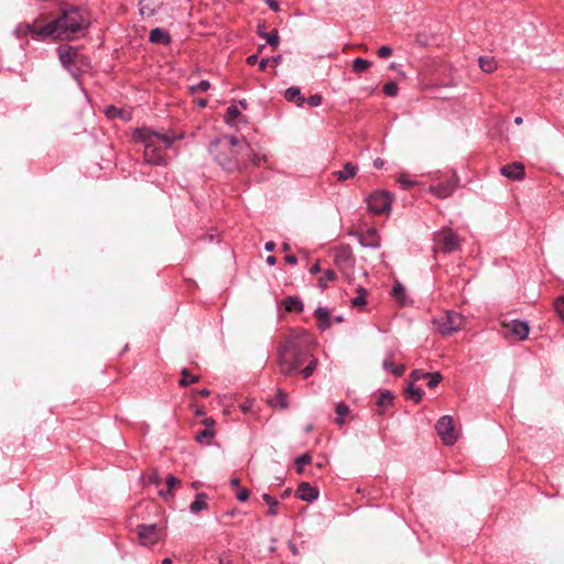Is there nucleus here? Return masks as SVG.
<instances>
[{
	"label": "nucleus",
	"instance_id": "nucleus-64",
	"mask_svg": "<svg viewBox=\"0 0 564 564\" xmlns=\"http://www.w3.org/2000/svg\"><path fill=\"white\" fill-rule=\"evenodd\" d=\"M275 262H276V258L274 256H269L267 258V263L268 264L273 265V264H275Z\"/></svg>",
	"mask_w": 564,
	"mask_h": 564
},
{
	"label": "nucleus",
	"instance_id": "nucleus-9",
	"mask_svg": "<svg viewBox=\"0 0 564 564\" xmlns=\"http://www.w3.org/2000/svg\"><path fill=\"white\" fill-rule=\"evenodd\" d=\"M502 327L505 329L506 337L517 340H524L528 337L530 330L528 323L519 319L503 322Z\"/></svg>",
	"mask_w": 564,
	"mask_h": 564
},
{
	"label": "nucleus",
	"instance_id": "nucleus-57",
	"mask_svg": "<svg viewBox=\"0 0 564 564\" xmlns=\"http://www.w3.org/2000/svg\"><path fill=\"white\" fill-rule=\"evenodd\" d=\"M258 62V55L253 54L247 57V63L249 65H254Z\"/></svg>",
	"mask_w": 564,
	"mask_h": 564
},
{
	"label": "nucleus",
	"instance_id": "nucleus-1",
	"mask_svg": "<svg viewBox=\"0 0 564 564\" xmlns=\"http://www.w3.org/2000/svg\"><path fill=\"white\" fill-rule=\"evenodd\" d=\"M209 151L224 170L235 172L245 167L242 152H249L250 144L245 139L223 135L210 143Z\"/></svg>",
	"mask_w": 564,
	"mask_h": 564
},
{
	"label": "nucleus",
	"instance_id": "nucleus-14",
	"mask_svg": "<svg viewBox=\"0 0 564 564\" xmlns=\"http://www.w3.org/2000/svg\"><path fill=\"white\" fill-rule=\"evenodd\" d=\"M501 174L509 180H521L524 176V166L514 162L501 167Z\"/></svg>",
	"mask_w": 564,
	"mask_h": 564
},
{
	"label": "nucleus",
	"instance_id": "nucleus-48",
	"mask_svg": "<svg viewBox=\"0 0 564 564\" xmlns=\"http://www.w3.org/2000/svg\"><path fill=\"white\" fill-rule=\"evenodd\" d=\"M209 87H210V83L208 80H202L196 86H193L191 89H192V93L206 91L209 89Z\"/></svg>",
	"mask_w": 564,
	"mask_h": 564
},
{
	"label": "nucleus",
	"instance_id": "nucleus-33",
	"mask_svg": "<svg viewBox=\"0 0 564 564\" xmlns=\"http://www.w3.org/2000/svg\"><path fill=\"white\" fill-rule=\"evenodd\" d=\"M105 113L108 118L112 119L116 117H120L123 120H128L129 116H126L124 111L122 109H119L115 106H108L105 110Z\"/></svg>",
	"mask_w": 564,
	"mask_h": 564
},
{
	"label": "nucleus",
	"instance_id": "nucleus-25",
	"mask_svg": "<svg viewBox=\"0 0 564 564\" xmlns=\"http://www.w3.org/2000/svg\"><path fill=\"white\" fill-rule=\"evenodd\" d=\"M206 498H207V496L205 494H203V492L197 494L196 499L189 506L191 512L198 513L199 511L206 509L207 508V503L205 501Z\"/></svg>",
	"mask_w": 564,
	"mask_h": 564
},
{
	"label": "nucleus",
	"instance_id": "nucleus-8",
	"mask_svg": "<svg viewBox=\"0 0 564 564\" xmlns=\"http://www.w3.org/2000/svg\"><path fill=\"white\" fill-rule=\"evenodd\" d=\"M435 429L437 431V434L440 435L442 442L445 445H453L457 441V433L455 431L454 421L453 417L449 415L442 416L436 425Z\"/></svg>",
	"mask_w": 564,
	"mask_h": 564
},
{
	"label": "nucleus",
	"instance_id": "nucleus-54",
	"mask_svg": "<svg viewBox=\"0 0 564 564\" xmlns=\"http://www.w3.org/2000/svg\"><path fill=\"white\" fill-rule=\"evenodd\" d=\"M285 261H286V263H289V264H292V265H293V264H296V262H297V258H296L294 254H288V256L285 257Z\"/></svg>",
	"mask_w": 564,
	"mask_h": 564
},
{
	"label": "nucleus",
	"instance_id": "nucleus-41",
	"mask_svg": "<svg viewBox=\"0 0 564 564\" xmlns=\"http://www.w3.org/2000/svg\"><path fill=\"white\" fill-rule=\"evenodd\" d=\"M425 378H429L427 387L433 389L437 387V384L442 381L443 377L440 372H427V376Z\"/></svg>",
	"mask_w": 564,
	"mask_h": 564
},
{
	"label": "nucleus",
	"instance_id": "nucleus-31",
	"mask_svg": "<svg viewBox=\"0 0 564 564\" xmlns=\"http://www.w3.org/2000/svg\"><path fill=\"white\" fill-rule=\"evenodd\" d=\"M307 358H310L307 366L301 370V373H302L303 378H305V379L313 375V372L315 371L317 364H318L317 358L311 356L310 354H308Z\"/></svg>",
	"mask_w": 564,
	"mask_h": 564
},
{
	"label": "nucleus",
	"instance_id": "nucleus-62",
	"mask_svg": "<svg viewBox=\"0 0 564 564\" xmlns=\"http://www.w3.org/2000/svg\"><path fill=\"white\" fill-rule=\"evenodd\" d=\"M373 165H375V167H377V169H381V167L384 165V162H383V160H381V159H379V158H378V159H376V160L373 161Z\"/></svg>",
	"mask_w": 564,
	"mask_h": 564
},
{
	"label": "nucleus",
	"instance_id": "nucleus-40",
	"mask_svg": "<svg viewBox=\"0 0 564 564\" xmlns=\"http://www.w3.org/2000/svg\"><path fill=\"white\" fill-rule=\"evenodd\" d=\"M263 39H265L267 43L272 47H276L280 43V36L278 30L275 29L270 33H267V35H264Z\"/></svg>",
	"mask_w": 564,
	"mask_h": 564
},
{
	"label": "nucleus",
	"instance_id": "nucleus-24",
	"mask_svg": "<svg viewBox=\"0 0 564 564\" xmlns=\"http://www.w3.org/2000/svg\"><path fill=\"white\" fill-rule=\"evenodd\" d=\"M393 401V394L389 391H382L377 400V405L380 409V412L382 413L388 406L392 404Z\"/></svg>",
	"mask_w": 564,
	"mask_h": 564
},
{
	"label": "nucleus",
	"instance_id": "nucleus-43",
	"mask_svg": "<svg viewBox=\"0 0 564 564\" xmlns=\"http://www.w3.org/2000/svg\"><path fill=\"white\" fill-rule=\"evenodd\" d=\"M311 459H312L311 455H308V454H303L300 457H297L295 460L297 473H302L303 466L306 464H310Z\"/></svg>",
	"mask_w": 564,
	"mask_h": 564
},
{
	"label": "nucleus",
	"instance_id": "nucleus-58",
	"mask_svg": "<svg viewBox=\"0 0 564 564\" xmlns=\"http://www.w3.org/2000/svg\"><path fill=\"white\" fill-rule=\"evenodd\" d=\"M310 272H311L312 274H317V273H319V272H321V267H319L318 262L314 263V264L311 267Z\"/></svg>",
	"mask_w": 564,
	"mask_h": 564
},
{
	"label": "nucleus",
	"instance_id": "nucleus-50",
	"mask_svg": "<svg viewBox=\"0 0 564 564\" xmlns=\"http://www.w3.org/2000/svg\"><path fill=\"white\" fill-rule=\"evenodd\" d=\"M391 54H392V50H391L389 46H381V47L378 50V55H379V57H381V58L389 57Z\"/></svg>",
	"mask_w": 564,
	"mask_h": 564
},
{
	"label": "nucleus",
	"instance_id": "nucleus-63",
	"mask_svg": "<svg viewBox=\"0 0 564 564\" xmlns=\"http://www.w3.org/2000/svg\"><path fill=\"white\" fill-rule=\"evenodd\" d=\"M196 393L202 397H208L210 394V391L208 389H200L197 390Z\"/></svg>",
	"mask_w": 564,
	"mask_h": 564
},
{
	"label": "nucleus",
	"instance_id": "nucleus-35",
	"mask_svg": "<svg viewBox=\"0 0 564 564\" xmlns=\"http://www.w3.org/2000/svg\"><path fill=\"white\" fill-rule=\"evenodd\" d=\"M262 499L267 505H269L268 514L275 516L278 513V511H276V506L279 503L278 500L275 498H273L272 496H270L269 494H264L262 496Z\"/></svg>",
	"mask_w": 564,
	"mask_h": 564
},
{
	"label": "nucleus",
	"instance_id": "nucleus-13",
	"mask_svg": "<svg viewBox=\"0 0 564 564\" xmlns=\"http://www.w3.org/2000/svg\"><path fill=\"white\" fill-rule=\"evenodd\" d=\"M358 241L365 248H379L380 236L375 228H369L365 232L358 234Z\"/></svg>",
	"mask_w": 564,
	"mask_h": 564
},
{
	"label": "nucleus",
	"instance_id": "nucleus-42",
	"mask_svg": "<svg viewBox=\"0 0 564 564\" xmlns=\"http://www.w3.org/2000/svg\"><path fill=\"white\" fill-rule=\"evenodd\" d=\"M249 158L250 161L254 164V165H260L261 164V161L264 160L263 156H260L256 153H253V150L250 148V151L249 152H242V160L246 162V158Z\"/></svg>",
	"mask_w": 564,
	"mask_h": 564
},
{
	"label": "nucleus",
	"instance_id": "nucleus-51",
	"mask_svg": "<svg viewBox=\"0 0 564 564\" xmlns=\"http://www.w3.org/2000/svg\"><path fill=\"white\" fill-rule=\"evenodd\" d=\"M249 496H250L249 490H248V489H246V488H243V489H240V490L238 491V494H237V499H238L239 501H242V502H243V501H247V500L249 499Z\"/></svg>",
	"mask_w": 564,
	"mask_h": 564
},
{
	"label": "nucleus",
	"instance_id": "nucleus-12",
	"mask_svg": "<svg viewBox=\"0 0 564 564\" xmlns=\"http://www.w3.org/2000/svg\"><path fill=\"white\" fill-rule=\"evenodd\" d=\"M457 185H458V177L454 174L449 181H447L445 183L432 185L430 187V192L432 194H434L437 198L444 199V198L449 197L454 193Z\"/></svg>",
	"mask_w": 564,
	"mask_h": 564
},
{
	"label": "nucleus",
	"instance_id": "nucleus-27",
	"mask_svg": "<svg viewBox=\"0 0 564 564\" xmlns=\"http://www.w3.org/2000/svg\"><path fill=\"white\" fill-rule=\"evenodd\" d=\"M284 97L288 101L297 100V105L302 106L305 99L301 95V90L297 87H290L285 90Z\"/></svg>",
	"mask_w": 564,
	"mask_h": 564
},
{
	"label": "nucleus",
	"instance_id": "nucleus-3",
	"mask_svg": "<svg viewBox=\"0 0 564 564\" xmlns=\"http://www.w3.org/2000/svg\"><path fill=\"white\" fill-rule=\"evenodd\" d=\"M88 26V21L84 13L77 8L65 10L63 14L47 23L41 29H37V37H53L54 40H72L76 33L83 31Z\"/></svg>",
	"mask_w": 564,
	"mask_h": 564
},
{
	"label": "nucleus",
	"instance_id": "nucleus-44",
	"mask_svg": "<svg viewBox=\"0 0 564 564\" xmlns=\"http://www.w3.org/2000/svg\"><path fill=\"white\" fill-rule=\"evenodd\" d=\"M383 93L390 97L395 96L398 94V85L394 82H389L384 84Z\"/></svg>",
	"mask_w": 564,
	"mask_h": 564
},
{
	"label": "nucleus",
	"instance_id": "nucleus-37",
	"mask_svg": "<svg viewBox=\"0 0 564 564\" xmlns=\"http://www.w3.org/2000/svg\"><path fill=\"white\" fill-rule=\"evenodd\" d=\"M273 406H280L281 409H286L288 404V394L282 390H278L275 399L272 401Z\"/></svg>",
	"mask_w": 564,
	"mask_h": 564
},
{
	"label": "nucleus",
	"instance_id": "nucleus-47",
	"mask_svg": "<svg viewBox=\"0 0 564 564\" xmlns=\"http://www.w3.org/2000/svg\"><path fill=\"white\" fill-rule=\"evenodd\" d=\"M149 484H153L155 486H160L162 484V479L158 473V470H152L148 477Z\"/></svg>",
	"mask_w": 564,
	"mask_h": 564
},
{
	"label": "nucleus",
	"instance_id": "nucleus-46",
	"mask_svg": "<svg viewBox=\"0 0 564 564\" xmlns=\"http://www.w3.org/2000/svg\"><path fill=\"white\" fill-rule=\"evenodd\" d=\"M554 307L558 316L564 321V297H558L554 303Z\"/></svg>",
	"mask_w": 564,
	"mask_h": 564
},
{
	"label": "nucleus",
	"instance_id": "nucleus-34",
	"mask_svg": "<svg viewBox=\"0 0 564 564\" xmlns=\"http://www.w3.org/2000/svg\"><path fill=\"white\" fill-rule=\"evenodd\" d=\"M181 373L182 378L180 380V386L182 387H187L188 384L197 382L199 380L197 376L191 375L189 371L185 368L182 370Z\"/></svg>",
	"mask_w": 564,
	"mask_h": 564
},
{
	"label": "nucleus",
	"instance_id": "nucleus-6",
	"mask_svg": "<svg viewBox=\"0 0 564 564\" xmlns=\"http://www.w3.org/2000/svg\"><path fill=\"white\" fill-rule=\"evenodd\" d=\"M463 322L464 317L462 314L449 311L444 317L435 319L434 324L442 335L449 336L462 328Z\"/></svg>",
	"mask_w": 564,
	"mask_h": 564
},
{
	"label": "nucleus",
	"instance_id": "nucleus-60",
	"mask_svg": "<svg viewBox=\"0 0 564 564\" xmlns=\"http://www.w3.org/2000/svg\"><path fill=\"white\" fill-rule=\"evenodd\" d=\"M264 24H259L258 25V30H257V33L259 36L263 37L264 35H267V32L264 31Z\"/></svg>",
	"mask_w": 564,
	"mask_h": 564
},
{
	"label": "nucleus",
	"instance_id": "nucleus-56",
	"mask_svg": "<svg viewBox=\"0 0 564 564\" xmlns=\"http://www.w3.org/2000/svg\"><path fill=\"white\" fill-rule=\"evenodd\" d=\"M203 424L206 426V427H210L213 429V425L215 424V421L214 419L212 417H206L203 420Z\"/></svg>",
	"mask_w": 564,
	"mask_h": 564
},
{
	"label": "nucleus",
	"instance_id": "nucleus-38",
	"mask_svg": "<svg viewBox=\"0 0 564 564\" xmlns=\"http://www.w3.org/2000/svg\"><path fill=\"white\" fill-rule=\"evenodd\" d=\"M239 116H240L239 109L236 106H230L227 108V111L225 115V121L228 124H232Z\"/></svg>",
	"mask_w": 564,
	"mask_h": 564
},
{
	"label": "nucleus",
	"instance_id": "nucleus-26",
	"mask_svg": "<svg viewBox=\"0 0 564 564\" xmlns=\"http://www.w3.org/2000/svg\"><path fill=\"white\" fill-rule=\"evenodd\" d=\"M478 64L485 73H492L497 68V63L491 56H480Z\"/></svg>",
	"mask_w": 564,
	"mask_h": 564
},
{
	"label": "nucleus",
	"instance_id": "nucleus-52",
	"mask_svg": "<svg viewBox=\"0 0 564 564\" xmlns=\"http://www.w3.org/2000/svg\"><path fill=\"white\" fill-rule=\"evenodd\" d=\"M265 3L270 7L271 10L278 12L280 10V6L275 0H265Z\"/></svg>",
	"mask_w": 564,
	"mask_h": 564
},
{
	"label": "nucleus",
	"instance_id": "nucleus-61",
	"mask_svg": "<svg viewBox=\"0 0 564 564\" xmlns=\"http://www.w3.org/2000/svg\"><path fill=\"white\" fill-rule=\"evenodd\" d=\"M275 248V243L273 241H268L264 246V249L269 252L273 251Z\"/></svg>",
	"mask_w": 564,
	"mask_h": 564
},
{
	"label": "nucleus",
	"instance_id": "nucleus-4",
	"mask_svg": "<svg viewBox=\"0 0 564 564\" xmlns=\"http://www.w3.org/2000/svg\"><path fill=\"white\" fill-rule=\"evenodd\" d=\"M133 139L137 142L143 143V156L147 163L152 165H164L166 164V159L164 158L162 150L171 148L177 137L159 133L143 128L138 129L134 132Z\"/></svg>",
	"mask_w": 564,
	"mask_h": 564
},
{
	"label": "nucleus",
	"instance_id": "nucleus-16",
	"mask_svg": "<svg viewBox=\"0 0 564 564\" xmlns=\"http://www.w3.org/2000/svg\"><path fill=\"white\" fill-rule=\"evenodd\" d=\"M358 172V166L350 163V162H347L345 165H344V169L340 170V171H335L333 174L334 176L340 181V182H344V181H347L349 178H352L356 176Z\"/></svg>",
	"mask_w": 564,
	"mask_h": 564
},
{
	"label": "nucleus",
	"instance_id": "nucleus-15",
	"mask_svg": "<svg viewBox=\"0 0 564 564\" xmlns=\"http://www.w3.org/2000/svg\"><path fill=\"white\" fill-rule=\"evenodd\" d=\"M296 496L304 501H314L318 497V490L312 487L308 482L300 484Z\"/></svg>",
	"mask_w": 564,
	"mask_h": 564
},
{
	"label": "nucleus",
	"instance_id": "nucleus-22",
	"mask_svg": "<svg viewBox=\"0 0 564 564\" xmlns=\"http://www.w3.org/2000/svg\"><path fill=\"white\" fill-rule=\"evenodd\" d=\"M382 366L386 370L391 371L395 377H401L405 371V367L403 365L395 366L393 364L392 355L383 360Z\"/></svg>",
	"mask_w": 564,
	"mask_h": 564
},
{
	"label": "nucleus",
	"instance_id": "nucleus-2",
	"mask_svg": "<svg viewBox=\"0 0 564 564\" xmlns=\"http://www.w3.org/2000/svg\"><path fill=\"white\" fill-rule=\"evenodd\" d=\"M308 341V334L300 330L291 334L283 345L278 349L279 370L284 376L295 373L308 357L305 344Z\"/></svg>",
	"mask_w": 564,
	"mask_h": 564
},
{
	"label": "nucleus",
	"instance_id": "nucleus-17",
	"mask_svg": "<svg viewBox=\"0 0 564 564\" xmlns=\"http://www.w3.org/2000/svg\"><path fill=\"white\" fill-rule=\"evenodd\" d=\"M180 484H181V480L178 478H176L173 475H169L166 477V487L167 488L165 490H160L159 496L162 497L165 501H170L174 497L173 490Z\"/></svg>",
	"mask_w": 564,
	"mask_h": 564
},
{
	"label": "nucleus",
	"instance_id": "nucleus-18",
	"mask_svg": "<svg viewBox=\"0 0 564 564\" xmlns=\"http://www.w3.org/2000/svg\"><path fill=\"white\" fill-rule=\"evenodd\" d=\"M350 261L351 250L349 247H343L336 251L334 262L338 268H341L344 265H350Z\"/></svg>",
	"mask_w": 564,
	"mask_h": 564
},
{
	"label": "nucleus",
	"instance_id": "nucleus-21",
	"mask_svg": "<svg viewBox=\"0 0 564 564\" xmlns=\"http://www.w3.org/2000/svg\"><path fill=\"white\" fill-rule=\"evenodd\" d=\"M414 383L415 382L409 380L408 386L405 388V394L408 399L414 401L415 403H419L424 395V391L421 388L415 387Z\"/></svg>",
	"mask_w": 564,
	"mask_h": 564
},
{
	"label": "nucleus",
	"instance_id": "nucleus-30",
	"mask_svg": "<svg viewBox=\"0 0 564 564\" xmlns=\"http://www.w3.org/2000/svg\"><path fill=\"white\" fill-rule=\"evenodd\" d=\"M336 278L337 274L334 270H326L318 280V286L322 290H325L327 288L328 282L335 281Z\"/></svg>",
	"mask_w": 564,
	"mask_h": 564
},
{
	"label": "nucleus",
	"instance_id": "nucleus-39",
	"mask_svg": "<svg viewBox=\"0 0 564 564\" xmlns=\"http://www.w3.org/2000/svg\"><path fill=\"white\" fill-rule=\"evenodd\" d=\"M357 291L358 295L355 299H352L351 304L355 307H360L366 304L367 291L364 288H359Z\"/></svg>",
	"mask_w": 564,
	"mask_h": 564
},
{
	"label": "nucleus",
	"instance_id": "nucleus-23",
	"mask_svg": "<svg viewBox=\"0 0 564 564\" xmlns=\"http://www.w3.org/2000/svg\"><path fill=\"white\" fill-rule=\"evenodd\" d=\"M283 304L288 312H302L304 307L302 301L296 296H288Z\"/></svg>",
	"mask_w": 564,
	"mask_h": 564
},
{
	"label": "nucleus",
	"instance_id": "nucleus-53",
	"mask_svg": "<svg viewBox=\"0 0 564 564\" xmlns=\"http://www.w3.org/2000/svg\"><path fill=\"white\" fill-rule=\"evenodd\" d=\"M399 182H400V184H401L403 187H410V186H412V185H413V182H412V181H410V180H409L408 177H405V176H401V177L399 178Z\"/></svg>",
	"mask_w": 564,
	"mask_h": 564
},
{
	"label": "nucleus",
	"instance_id": "nucleus-11",
	"mask_svg": "<svg viewBox=\"0 0 564 564\" xmlns=\"http://www.w3.org/2000/svg\"><path fill=\"white\" fill-rule=\"evenodd\" d=\"M135 532L140 542L145 546L153 545L159 540V530L156 524H139L135 528Z\"/></svg>",
	"mask_w": 564,
	"mask_h": 564
},
{
	"label": "nucleus",
	"instance_id": "nucleus-7",
	"mask_svg": "<svg viewBox=\"0 0 564 564\" xmlns=\"http://www.w3.org/2000/svg\"><path fill=\"white\" fill-rule=\"evenodd\" d=\"M435 245L444 252H453L459 249L460 239L451 228H443L434 236Z\"/></svg>",
	"mask_w": 564,
	"mask_h": 564
},
{
	"label": "nucleus",
	"instance_id": "nucleus-5",
	"mask_svg": "<svg viewBox=\"0 0 564 564\" xmlns=\"http://www.w3.org/2000/svg\"><path fill=\"white\" fill-rule=\"evenodd\" d=\"M392 195L387 191H376L368 196L367 204L373 214H388L391 210Z\"/></svg>",
	"mask_w": 564,
	"mask_h": 564
},
{
	"label": "nucleus",
	"instance_id": "nucleus-59",
	"mask_svg": "<svg viewBox=\"0 0 564 564\" xmlns=\"http://www.w3.org/2000/svg\"><path fill=\"white\" fill-rule=\"evenodd\" d=\"M270 63V59L269 58H262L259 63V67L261 70H264L268 66V64Z\"/></svg>",
	"mask_w": 564,
	"mask_h": 564
},
{
	"label": "nucleus",
	"instance_id": "nucleus-19",
	"mask_svg": "<svg viewBox=\"0 0 564 564\" xmlns=\"http://www.w3.org/2000/svg\"><path fill=\"white\" fill-rule=\"evenodd\" d=\"M318 321V328L324 330L330 327V315L326 307H317L314 313Z\"/></svg>",
	"mask_w": 564,
	"mask_h": 564
},
{
	"label": "nucleus",
	"instance_id": "nucleus-28",
	"mask_svg": "<svg viewBox=\"0 0 564 564\" xmlns=\"http://www.w3.org/2000/svg\"><path fill=\"white\" fill-rule=\"evenodd\" d=\"M335 412L337 414L335 419V423L338 425L344 424V417L349 414L350 410L347 404L340 402L336 404Z\"/></svg>",
	"mask_w": 564,
	"mask_h": 564
},
{
	"label": "nucleus",
	"instance_id": "nucleus-29",
	"mask_svg": "<svg viewBox=\"0 0 564 564\" xmlns=\"http://www.w3.org/2000/svg\"><path fill=\"white\" fill-rule=\"evenodd\" d=\"M215 436V431L206 427L196 434V441L200 444H209V441Z\"/></svg>",
	"mask_w": 564,
	"mask_h": 564
},
{
	"label": "nucleus",
	"instance_id": "nucleus-45",
	"mask_svg": "<svg viewBox=\"0 0 564 564\" xmlns=\"http://www.w3.org/2000/svg\"><path fill=\"white\" fill-rule=\"evenodd\" d=\"M426 376H427V372H424L421 369H415L410 373L409 380L412 382H416L421 379H424Z\"/></svg>",
	"mask_w": 564,
	"mask_h": 564
},
{
	"label": "nucleus",
	"instance_id": "nucleus-20",
	"mask_svg": "<svg viewBox=\"0 0 564 564\" xmlns=\"http://www.w3.org/2000/svg\"><path fill=\"white\" fill-rule=\"evenodd\" d=\"M149 39L155 44H169L171 41L170 34L160 28L151 30Z\"/></svg>",
	"mask_w": 564,
	"mask_h": 564
},
{
	"label": "nucleus",
	"instance_id": "nucleus-36",
	"mask_svg": "<svg viewBox=\"0 0 564 564\" xmlns=\"http://www.w3.org/2000/svg\"><path fill=\"white\" fill-rule=\"evenodd\" d=\"M392 294L400 303L405 302V289L400 282H395L392 289Z\"/></svg>",
	"mask_w": 564,
	"mask_h": 564
},
{
	"label": "nucleus",
	"instance_id": "nucleus-49",
	"mask_svg": "<svg viewBox=\"0 0 564 564\" xmlns=\"http://www.w3.org/2000/svg\"><path fill=\"white\" fill-rule=\"evenodd\" d=\"M306 102L312 107H317L322 104L321 95H312L306 99Z\"/></svg>",
	"mask_w": 564,
	"mask_h": 564
},
{
	"label": "nucleus",
	"instance_id": "nucleus-55",
	"mask_svg": "<svg viewBox=\"0 0 564 564\" xmlns=\"http://www.w3.org/2000/svg\"><path fill=\"white\" fill-rule=\"evenodd\" d=\"M270 59V63L273 65V66H278L281 61H282V56L281 55H278V56H273Z\"/></svg>",
	"mask_w": 564,
	"mask_h": 564
},
{
	"label": "nucleus",
	"instance_id": "nucleus-10",
	"mask_svg": "<svg viewBox=\"0 0 564 564\" xmlns=\"http://www.w3.org/2000/svg\"><path fill=\"white\" fill-rule=\"evenodd\" d=\"M58 58L62 65L72 73L74 67L84 62V57L78 53L77 48L72 46H59Z\"/></svg>",
	"mask_w": 564,
	"mask_h": 564
},
{
	"label": "nucleus",
	"instance_id": "nucleus-32",
	"mask_svg": "<svg viewBox=\"0 0 564 564\" xmlns=\"http://www.w3.org/2000/svg\"><path fill=\"white\" fill-rule=\"evenodd\" d=\"M371 66V63L365 58L358 57L352 62V70L356 73H362Z\"/></svg>",
	"mask_w": 564,
	"mask_h": 564
}]
</instances>
